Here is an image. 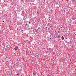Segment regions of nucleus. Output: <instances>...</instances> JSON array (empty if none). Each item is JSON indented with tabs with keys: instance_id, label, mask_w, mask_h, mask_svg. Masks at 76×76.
<instances>
[{
	"instance_id": "1",
	"label": "nucleus",
	"mask_w": 76,
	"mask_h": 76,
	"mask_svg": "<svg viewBox=\"0 0 76 76\" xmlns=\"http://www.w3.org/2000/svg\"><path fill=\"white\" fill-rule=\"evenodd\" d=\"M15 50L16 51L17 50H18V47L17 46H16L15 47V48H14Z\"/></svg>"
},
{
	"instance_id": "2",
	"label": "nucleus",
	"mask_w": 76,
	"mask_h": 76,
	"mask_svg": "<svg viewBox=\"0 0 76 76\" xmlns=\"http://www.w3.org/2000/svg\"><path fill=\"white\" fill-rule=\"evenodd\" d=\"M61 39H62V40H64V37H63V36H62Z\"/></svg>"
},
{
	"instance_id": "3",
	"label": "nucleus",
	"mask_w": 76,
	"mask_h": 76,
	"mask_svg": "<svg viewBox=\"0 0 76 76\" xmlns=\"http://www.w3.org/2000/svg\"><path fill=\"white\" fill-rule=\"evenodd\" d=\"M59 36H60V35H59L58 36V38H60V37Z\"/></svg>"
},
{
	"instance_id": "4",
	"label": "nucleus",
	"mask_w": 76,
	"mask_h": 76,
	"mask_svg": "<svg viewBox=\"0 0 76 76\" xmlns=\"http://www.w3.org/2000/svg\"><path fill=\"white\" fill-rule=\"evenodd\" d=\"M72 1H74V0H71Z\"/></svg>"
},
{
	"instance_id": "5",
	"label": "nucleus",
	"mask_w": 76,
	"mask_h": 76,
	"mask_svg": "<svg viewBox=\"0 0 76 76\" xmlns=\"http://www.w3.org/2000/svg\"><path fill=\"white\" fill-rule=\"evenodd\" d=\"M3 22H4V20L3 21Z\"/></svg>"
},
{
	"instance_id": "6",
	"label": "nucleus",
	"mask_w": 76,
	"mask_h": 76,
	"mask_svg": "<svg viewBox=\"0 0 76 76\" xmlns=\"http://www.w3.org/2000/svg\"><path fill=\"white\" fill-rule=\"evenodd\" d=\"M28 23H31L30 22H29Z\"/></svg>"
},
{
	"instance_id": "7",
	"label": "nucleus",
	"mask_w": 76,
	"mask_h": 76,
	"mask_svg": "<svg viewBox=\"0 0 76 76\" xmlns=\"http://www.w3.org/2000/svg\"><path fill=\"white\" fill-rule=\"evenodd\" d=\"M74 1H75V0H74Z\"/></svg>"
},
{
	"instance_id": "8",
	"label": "nucleus",
	"mask_w": 76,
	"mask_h": 76,
	"mask_svg": "<svg viewBox=\"0 0 76 76\" xmlns=\"http://www.w3.org/2000/svg\"><path fill=\"white\" fill-rule=\"evenodd\" d=\"M33 74H34V75H35V73H33Z\"/></svg>"
},
{
	"instance_id": "9",
	"label": "nucleus",
	"mask_w": 76,
	"mask_h": 76,
	"mask_svg": "<svg viewBox=\"0 0 76 76\" xmlns=\"http://www.w3.org/2000/svg\"><path fill=\"white\" fill-rule=\"evenodd\" d=\"M58 33H59V31H58Z\"/></svg>"
},
{
	"instance_id": "10",
	"label": "nucleus",
	"mask_w": 76,
	"mask_h": 76,
	"mask_svg": "<svg viewBox=\"0 0 76 76\" xmlns=\"http://www.w3.org/2000/svg\"><path fill=\"white\" fill-rule=\"evenodd\" d=\"M27 25V24H26V25Z\"/></svg>"
},
{
	"instance_id": "11",
	"label": "nucleus",
	"mask_w": 76,
	"mask_h": 76,
	"mask_svg": "<svg viewBox=\"0 0 76 76\" xmlns=\"http://www.w3.org/2000/svg\"><path fill=\"white\" fill-rule=\"evenodd\" d=\"M46 28H47V27H46Z\"/></svg>"
},
{
	"instance_id": "12",
	"label": "nucleus",
	"mask_w": 76,
	"mask_h": 76,
	"mask_svg": "<svg viewBox=\"0 0 76 76\" xmlns=\"http://www.w3.org/2000/svg\"><path fill=\"white\" fill-rule=\"evenodd\" d=\"M55 32H56V31H55Z\"/></svg>"
}]
</instances>
